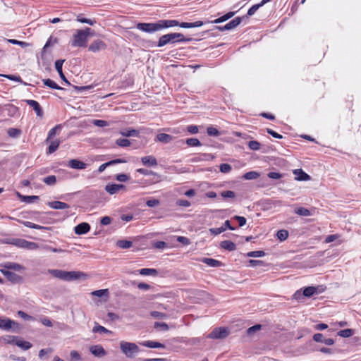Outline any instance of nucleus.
<instances>
[{"label":"nucleus","mask_w":361,"mask_h":361,"mask_svg":"<svg viewBox=\"0 0 361 361\" xmlns=\"http://www.w3.org/2000/svg\"><path fill=\"white\" fill-rule=\"evenodd\" d=\"M47 204L49 207L54 209H66L70 207L67 203L60 201L49 202Z\"/></svg>","instance_id":"nucleus-23"},{"label":"nucleus","mask_w":361,"mask_h":361,"mask_svg":"<svg viewBox=\"0 0 361 361\" xmlns=\"http://www.w3.org/2000/svg\"><path fill=\"white\" fill-rule=\"evenodd\" d=\"M190 39H187L181 33L173 32L162 35L158 42L157 46L159 47H164L168 44H173L176 42H188Z\"/></svg>","instance_id":"nucleus-3"},{"label":"nucleus","mask_w":361,"mask_h":361,"mask_svg":"<svg viewBox=\"0 0 361 361\" xmlns=\"http://www.w3.org/2000/svg\"><path fill=\"white\" fill-rule=\"evenodd\" d=\"M20 223H22L25 226L28 227V228L38 229V230L46 229V227L38 225V224H35L30 221H20Z\"/></svg>","instance_id":"nucleus-33"},{"label":"nucleus","mask_w":361,"mask_h":361,"mask_svg":"<svg viewBox=\"0 0 361 361\" xmlns=\"http://www.w3.org/2000/svg\"><path fill=\"white\" fill-rule=\"evenodd\" d=\"M42 82H43L44 85L48 86V87H49L51 89L63 90L62 87L59 86L54 80H52L51 79H49V78L48 79H43Z\"/></svg>","instance_id":"nucleus-30"},{"label":"nucleus","mask_w":361,"mask_h":361,"mask_svg":"<svg viewBox=\"0 0 361 361\" xmlns=\"http://www.w3.org/2000/svg\"><path fill=\"white\" fill-rule=\"evenodd\" d=\"M0 76L5 77V78H8L9 80H13V81H17V82H23L20 76H18V75L0 74Z\"/></svg>","instance_id":"nucleus-54"},{"label":"nucleus","mask_w":361,"mask_h":361,"mask_svg":"<svg viewBox=\"0 0 361 361\" xmlns=\"http://www.w3.org/2000/svg\"><path fill=\"white\" fill-rule=\"evenodd\" d=\"M203 24L204 23L202 21L198 20V21H196L194 23H186V22L181 23H179L178 25L183 28H192V27H201L202 25H203Z\"/></svg>","instance_id":"nucleus-25"},{"label":"nucleus","mask_w":361,"mask_h":361,"mask_svg":"<svg viewBox=\"0 0 361 361\" xmlns=\"http://www.w3.org/2000/svg\"><path fill=\"white\" fill-rule=\"evenodd\" d=\"M157 141H159L164 144H168L173 141V137L169 134L166 133H159L156 136Z\"/></svg>","instance_id":"nucleus-19"},{"label":"nucleus","mask_w":361,"mask_h":361,"mask_svg":"<svg viewBox=\"0 0 361 361\" xmlns=\"http://www.w3.org/2000/svg\"><path fill=\"white\" fill-rule=\"evenodd\" d=\"M20 197L25 202L27 203H32L34 200H38L39 197L36 195H31V196H23L18 194Z\"/></svg>","instance_id":"nucleus-48"},{"label":"nucleus","mask_w":361,"mask_h":361,"mask_svg":"<svg viewBox=\"0 0 361 361\" xmlns=\"http://www.w3.org/2000/svg\"><path fill=\"white\" fill-rule=\"evenodd\" d=\"M90 230L89 224L83 222L79 224L74 228L75 233L78 235H82L87 233Z\"/></svg>","instance_id":"nucleus-16"},{"label":"nucleus","mask_w":361,"mask_h":361,"mask_svg":"<svg viewBox=\"0 0 361 361\" xmlns=\"http://www.w3.org/2000/svg\"><path fill=\"white\" fill-rule=\"evenodd\" d=\"M88 39L86 38V35L82 30H77L75 33L73 35V39L71 42V46L73 47H85L87 46Z\"/></svg>","instance_id":"nucleus-6"},{"label":"nucleus","mask_w":361,"mask_h":361,"mask_svg":"<svg viewBox=\"0 0 361 361\" xmlns=\"http://www.w3.org/2000/svg\"><path fill=\"white\" fill-rule=\"evenodd\" d=\"M106 48V44L101 39H96L93 41L89 46V51L92 52H97L102 50H104Z\"/></svg>","instance_id":"nucleus-10"},{"label":"nucleus","mask_w":361,"mask_h":361,"mask_svg":"<svg viewBox=\"0 0 361 361\" xmlns=\"http://www.w3.org/2000/svg\"><path fill=\"white\" fill-rule=\"evenodd\" d=\"M141 161L146 166H155L157 165V159L151 155L142 157Z\"/></svg>","instance_id":"nucleus-21"},{"label":"nucleus","mask_w":361,"mask_h":361,"mask_svg":"<svg viewBox=\"0 0 361 361\" xmlns=\"http://www.w3.org/2000/svg\"><path fill=\"white\" fill-rule=\"evenodd\" d=\"M187 130L191 134H196L198 133V127L195 125H190L187 127Z\"/></svg>","instance_id":"nucleus-64"},{"label":"nucleus","mask_w":361,"mask_h":361,"mask_svg":"<svg viewBox=\"0 0 361 361\" xmlns=\"http://www.w3.org/2000/svg\"><path fill=\"white\" fill-rule=\"evenodd\" d=\"M262 328V326L260 324H256L255 326H252L251 327H250L247 330V334L249 335H251L254 332L261 329Z\"/></svg>","instance_id":"nucleus-61"},{"label":"nucleus","mask_w":361,"mask_h":361,"mask_svg":"<svg viewBox=\"0 0 361 361\" xmlns=\"http://www.w3.org/2000/svg\"><path fill=\"white\" fill-rule=\"evenodd\" d=\"M159 204H160L159 200H156V199L149 200L146 202V204L149 207H154L158 206Z\"/></svg>","instance_id":"nucleus-57"},{"label":"nucleus","mask_w":361,"mask_h":361,"mask_svg":"<svg viewBox=\"0 0 361 361\" xmlns=\"http://www.w3.org/2000/svg\"><path fill=\"white\" fill-rule=\"evenodd\" d=\"M317 293V288L314 286L306 287L302 292V295L305 297H311Z\"/></svg>","instance_id":"nucleus-27"},{"label":"nucleus","mask_w":361,"mask_h":361,"mask_svg":"<svg viewBox=\"0 0 361 361\" xmlns=\"http://www.w3.org/2000/svg\"><path fill=\"white\" fill-rule=\"evenodd\" d=\"M8 134L11 137H17L20 134V130L16 128H11L8 130Z\"/></svg>","instance_id":"nucleus-51"},{"label":"nucleus","mask_w":361,"mask_h":361,"mask_svg":"<svg viewBox=\"0 0 361 361\" xmlns=\"http://www.w3.org/2000/svg\"><path fill=\"white\" fill-rule=\"evenodd\" d=\"M143 346L151 348H163L164 345L159 342L152 341H146L141 343Z\"/></svg>","instance_id":"nucleus-24"},{"label":"nucleus","mask_w":361,"mask_h":361,"mask_svg":"<svg viewBox=\"0 0 361 361\" xmlns=\"http://www.w3.org/2000/svg\"><path fill=\"white\" fill-rule=\"evenodd\" d=\"M338 336L343 338H349L353 334V330L351 329H345L343 330H341L338 332Z\"/></svg>","instance_id":"nucleus-37"},{"label":"nucleus","mask_w":361,"mask_h":361,"mask_svg":"<svg viewBox=\"0 0 361 361\" xmlns=\"http://www.w3.org/2000/svg\"><path fill=\"white\" fill-rule=\"evenodd\" d=\"M231 170V166L228 164H221L220 165V171L222 173H228Z\"/></svg>","instance_id":"nucleus-60"},{"label":"nucleus","mask_w":361,"mask_h":361,"mask_svg":"<svg viewBox=\"0 0 361 361\" xmlns=\"http://www.w3.org/2000/svg\"><path fill=\"white\" fill-rule=\"evenodd\" d=\"M133 243L130 240H121L117 242V246L122 249H128L132 246Z\"/></svg>","instance_id":"nucleus-36"},{"label":"nucleus","mask_w":361,"mask_h":361,"mask_svg":"<svg viewBox=\"0 0 361 361\" xmlns=\"http://www.w3.org/2000/svg\"><path fill=\"white\" fill-rule=\"evenodd\" d=\"M154 327L159 328L161 330L164 331L169 330L168 324L164 322H155Z\"/></svg>","instance_id":"nucleus-56"},{"label":"nucleus","mask_w":361,"mask_h":361,"mask_svg":"<svg viewBox=\"0 0 361 361\" xmlns=\"http://www.w3.org/2000/svg\"><path fill=\"white\" fill-rule=\"evenodd\" d=\"M126 186L123 184H107L105 186V190L110 195H114L118 193L121 190L125 189Z\"/></svg>","instance_id":"nucleus-13"},{"label":"nucleus","mask_w":361,"mask_h":361,"mask_svg":"<svg viewBox=\"0 0 361 361\" xmlns=\"http://www.w3.org/2000/svg\"><path fill=\"white\" fill-rule=\"evenodd\" d=\"M202 262L211 267H218L221 265V262L212 258H204Z\"/></svg>","instance_id":"nucleus-28"},{"label":"nucleus","mask_w":361,"mask_h":361,"mask_svg":"<svg viewBox=\"0 0 361 361\" xmlns=\"http://www.w3.org/2000/svg\"><path fill=\"white\" fill-rule=\"evenodd\" d=\"M90 350L95 357H102L106 355V351L104 348L100 345H92Z\"/></svg>","instance_id":"nucleus-15"},{"label":"nucleus","mask_w":361,"mask_h":361,"mask_svg":"<svg viewBox=\"0 0 361 361\" xmlns=\"http://www.w3.org/2000/svg\"><path fill=\"white\" fill-rule=\"evenodd\" d=\"M0 271L4 274L7 279L13 283H20L23 281V277L5 269H1Z\"/></svg>","instance_id":"nucleus-8"},{"label":"nucleus","mask_w":361,"mask_h":361,"mask_svg":"<svg viewBox=\"0 0 361 361\" xmlns=\"http://www.w3.org/2000/svg\"><path fill=\"white\" fill-rule=\"evenodd\" d=\"M264 255L265 252L262 250L251 251L247 254V256L250 257H262Z\"/></svg>","instance_id":"nucleus-44"},{"label":"nucleus","mask_w":361,"mask_h":361,"mask_svg":"<svg viewBox=\"0 0 361 361\" xmlns=\"http://www.w3.org/2000/svg\"><path fill=\"white\" fill-rule=\"evenodd\" d=\"M92 294L94 296L101 298L104 295L107 296L109 294V290H108V289L97 290H94V292H92Z\"/></svg>","instance_id":"nucleus-49"},{"label":"nucleus","mask_w":361,"mask_h":361,"mask_svg":"<svg viewBox=\"0 0 361 361\" xmlns=\"http://www.w3.org/2000/svg\"><path fill=\"white\" fill-rule=\"evenodd\" d=\"M92 331L94 333H100V334H102V333L105 334V333L109 332V331L108 329H106L105 327L100 326L99 324H97L93 327Z\"/></svg>","instance_id":"nucleus-46"},{"label":"nucleus","mask_w":361,"mask_h":361,"mask_svg":"<svg viewBox=\"0 0 361 361\" xmlns=\"http://www.w3.org/2000/svg\"><path fill=\"white\" fill-rule=\"evenodd\" d=\"M5 243L30 250H37L39 247V245L36 243L27 241L22 238H12L6 240Z\"/></svg>","instance_id":"nucleus-5"},{"label":"nucleus","mask_w":361,"mask_h":361,"mask_svg":"<svg viewBox=\"0 0 361 361\" xmlns=\"http://www.w3.org/2000/svg\"><path fill=\"white\" fill-rule=\"evenodd\" d=\"M207 133L209 135L214 136V137H217L220 135V133L218 130V129H216V128H214L213 126H209L207 128Z\"/></svg>","instance_id":"nucleus-45"},{"label":"nucleus","mask_w":361,"mask_h":361,"mask_svg":"<svg viewBox=\"0 0 361 361\" xmlns=\"http://www.w3.org/2000/svg\"><path fill=\"white\" fill-rule=\"evenodd\" d=\"M60 141L59 140H51L48 148V152L50 154L54 152L58 149Z\"/></svg>","instance_id":"nucleus-34"},{"label":"nucleus","mask_w":361,"mask_h":361,"mask_svg":"<svg viewBox=\"0 0 361 361\" xmlns=\"http://www.w3.org/2000/svg\"><path fill=\"white\" fill-rule=\"evenodd\" d=\"M234 15H235V12H232V11L228 12L226 14L224 15L223 16L215 19L214 21H212V23H220L224 22V21L230 19L231 18H232Z\"/></svg>","instance_id":"nucleus-31"},{"label":"nucleus","mask_w":361,"mask_h":361,"mask_svg":"<svg viewBox=\"0 0 361 361\" xmlns=\"http://www.w3.org/2000/svg\"><path fill=\"white\" fill-rule=\"evenodd\" d=\"M221 196L224 198H234L235 194L232 190H226L221 192Z\"/></svg>","instance_id":"nucleus-58"},{"label":"nucleus","mask_w":361,"mask_h":361,"mask_svg":"<svg viewBox=\"0 0 361 361\" xmlns=\"http://www.w3.org/2000/svg\"><path fill=\"white\" fill-rule=\"evenodd\" d=\"M8 343H14L23 350H28L32 347V344L30 342L23 341L14 336L12 337L11 340L8 341Z\"/></svg>","instance_id":"nucleus-12"},{"label":"nucleus","mask_w":361,"mask_h":361,"mask_svg":"<svg viewBox=\"0 0 361 361\" xmlns=\"http://www.w3.org/2000/svg\"><path fill=\"white\" fill-rule=\"evenodd\" d=\"M43 182L44 183H46L47 185H53L56 183V178L55 176L54 175H51V176H49L47 177H45L44 179H43Z\"/></svg>","instance_id":"nucleus-43"},{"label":"nucleus","mask_w":361,"mask_h":361,"mask_svg":"<svg viewBox=\"0 0 361 361\" xmlns=\"http://www.w3.org/2000/svg\"><path fill=\"white\" fill-rule=\"evenodd\" d=\"M185 143L190 147H197L202 145L198 139L193 137L188 138L185 140Z\"/></svg>","instance_id":"nucleus-39"},{"label":"nucleus","mask_w":361,"mask_h":361,"mask_svg":"<svg viewBox=\"0 0 361 361\" xmlns=\"http://www.w3.org/2000/svg\"><path fill=\"white\" fill-rule=\"evenodd\" d=\"M64 61H65V60H62V59H59V60L56 61L55 68L58 73H61L63 71L62 66H63Z\"/></svg>","instance_id":"nucleus-59"},{"label":"nucleus","mask_w":361,"mask_h":361,"mask_svg":"<svg viewBox=\"0 0 361 361\" xmlns=\"http://www.w3.org/2000/svg\"><path fill=\"white\" fill-rule=\"evenodd\" d=\"M116 179L119 182H126L130 179V177L127 174L120 173L116 176Z\"/></svg>","instance_id":"nucleus-55"},{"label":"nucleus","mask_w":361,"mask_h":361,"mask_svg":"<svg viewBox=\"0 0 361 361\" xmlns=\"http://www.w3.org/2000/svg\"><path fill=\"white\" fill-rule=\"evenodd\" d=\"M227 228L231 230V231H233L235 230V228L233 227L231 224H230V221L228 220H226L224 224L223 225L219 227V228H209V232L214 235H217L223 232H224Z\"/></svg>","instance_id":"nucleus-9"},{"label":"nucleus","mask_w":361,"mask_h":361,"mask_svg":"<svg viewBox=\"0 0 361 361\" xmlns=\"http://www.w3.org/2000/svg\"><path fill=\"white\" fill-rule=\"evenodd\" d=\"M259 176V173L256 171H249L245 173L243 178L245 180H255L257 179Z\"/></svg>","instance_id":"nucleus-35"},{"label":"nucleus","mask_w":361,"mask_h":361,"mask_svg":"<svg viewBox=\"0 0 361 361\" xmlns=\"http://www.w3.org/2000/svg\"><path fill=\"white\" fill-rule=\"evenodd\" d=\"M179 22L176 20H160L156 23H140L137 28L142 32L153 33L164 28L178 26Z\"/></svg>","instance_id":"nucleus-1"},{"label":"nucleus","mask_w":361,"mask_h":361,"mask_svg":"<svg viewBox=\"0 0 361 361\" xmlns=\"http://www.w3.org/2000/svg\"><path fill=\"white\" fill-rule=\"evenodd\" d=\"M61 126L60 125H57L55 127H54L53 128H51L49 133H48V136H47V142H49L51 139H52L56 134V131L58 130H60L61 129Z\"/></svg>","instance_id":"nucleus-41"},{"label":"nucleus","mask_w":361,"mask_h":361,"mask_svg":"<svg viewBox=\"0 0 361 361\" xmlns=\"http://www.w3.org/2000/svg\"><path fill=\"white\" fill-rule=\"evenodd\" d=\"M242 18L236 17L224 26H217L216 28L220 31L230 30L236 27L241 22Z\"/></svg>","instance_id":"nucleus-11"},{"label":"nucleus","mask_w":361,"mask_h":361,"mask_svg":"<svg viewBox=\"0 0 361 361\" xmlns=\"http://www.w3.org/2000/svg\"><path fill=\"white\" fill-rule=\"evenodd\" d=\"M116 144L121 147H127L130 145V142L126 138H118L116 140Z\"/></svg>","instance_id":"nucleus-38"},{"label":"nucleus","mask_w":361,"mask_h":361,"mask_svg":"<svg viewBox=\"0 0 361 361\" xmlns=\"http://www.w3.org/2000/svg\"><path fill=\"white\" fill-rule=\"evenodd\" d=\"M248 147L252 150H259L260 148V143L255 140H251L248 142Z\"/></svg>","instance_id":"nucleus-50"},{"label":"nucleus","mask_w":361,"mask_h":361,"mask_svg":"<svg viewBox=\"0 0 361 361\" xmlns=\"http://www.w3.org/2000/svg\"><path fill=\"white\" fill-rule=\"evenodd\" d=\"M77 20L80 23H87L90 25H93L96 23V21L94 20H91V19L85 18H81L80 16H78L77 18Z\"/></svg>","instance_id":"nucleus-53"},{"label":"nucleus","mask_w":361,"mask_h":361,"mask_svg":"<svg viewBox=\"0 0 361 361\" xmlns=\"http://www.w3.org/2000/svg\"><path fill=\"white\" fill-rule=\"evenodd\" d=\"M293 173L295 175V180L299 181L309 180L310 176L302 169H295Z\"/></svg>","instance_id":"nucleus-22"},{"label":"nucleus","mask_w":361,"mask_h":361,"mask_svg":"<svg viewBox=\"0 0 361 361\" xmlns=\"http://www.w3.org/2000/svg\"><path fill=\"white\" fill-rule=\"evenodd\" d=\"M48 273L51 274L54 277L61 279L66 281H71L78 280L80 279H85L87 275L81 271H64L61 269H48Z\"/></svg>","instance_id":"nucleus-2"},{"label":"nucleus","mask_w":361,"mask_h":361,"mask_svg":"<svg viewBox=\"0 0 361 361\" xmlns=\"http://www.w3.org/2000/svg\"><path fill=\"white\" fill-rule=\"evenodd\" d=\"M177 205L184 207H188L190 206V202L187 200H178L176 202Z\"/></svg>","instance_id":"nucleus-62"},{"label":"nucleus","mask_w":361,"mask_h":361,"mask_svg":"<svg viewBox=\"0 0 361 361\" xmlns=\"http://www.w3.org/2000/svg\"><path fill=\"white\" fill-rule=\"evenodd\" d=\"M229 335V331L226 327H218L213 329V331L207 336L208 338L212 339H223Z\"/></svg>","instance_id":"nucleus-7"},{"label":"nucleus","mask_w":361,"mask_h":361,"mask_svg":"<svg viewBox=\"0 0 361 361\" xmlns=\"http://www.w3.org/2000/svg\"><path fill=\"white\" fill-rule=\"evenodd\" d=\"M295 214L303 216H308L311 215L310 210L305 207H299L295 211Z\"/></svg>","instance_id":"nucleus-40"},{"label":"nucleus","mask_w":361,"mask_h":361,"mask_svg":"<svg viewBox=\"0 0 361 361\" xmlns=\"http://www.w3.org/2000/svg\"><path fill=\"white\" fill-rule=\"evenodd\" d=\"M121 352L126 357L132 359L139 353L140 348L135 343L122 341L119 343Z\"/></svg>","instance_id":"nucleus-4"},{"label":"nucleus","mask_w":361,"mask_h":361,"mask_svg":"<svg viewBox=\"0 0 361 361\" xmlns=\"http://www.w3.org/2000/svg\"><path fill=\"white\" fill-rule=\"evenodd\" d=\"M263 6L261 3H259L257 4L253 5L247 11V16H252L255 14V13L260 8Z\"/></svg>","instance_id":"nucleus-47"},{"label":"nucleus","mask_w":361,"mask_h":361,"mask_svg":"<svg viewBox=\"0 0 361 361\" xmlns=\"http://www.w3.org/2000/svg\"><path fill=\"white\" fill-rule=\"evenodd\" d=\"M16 324V322L8 319V318H2L0 317V329L4 330H9L13 325Z\"/></svg>","instance_id":"nucleus-18"},{"label":"nucleus","mask_w":361,"mask_h":361,"mask_svg":"<svg viewBox=\"0 0 361 361\" xmlns=\"http://www.w3.org/2000/svg\"><path fill=\"white\" fill-rule=\"evenodd\" d=\"M139 273L143 276L157 275V271L155 269L143 268L139 270Z\"/></svg>","instance_id":"nucleus-32"},{"label":"nucleus","mask_w":361,"mask_h":361,"mask_svg":"<svg viewBox=\"0 0 361 361\" xmlns=\"http://www.w3.org/2000/svg\"><path fill=\"white\" fill-rule=\"evenodd\" d=\"M1 267H3V269H5L6 270H8V271L10 269L14 270V271H18L25 270V267H23L22 265H20L18 263L11 262L4 263V264L1 265Z\"/></svg>","instance_id":"nucleus-17"},{"label":"nucleus","mask_w":361,"mask_h":361,"mask_svg":"<svg viewBox=\"0 0 361 361\" xmlns=\"http://www.w3.org/2000/svg\"><path fill=\"white\" fill-rule=\"evenodd\" d=\"M166 246V243L164 241H157L153 244V247L157 249H164Z\"/></svg>","instance_id":"nucleus-63"},{"label":"nucleus","mask_w":361,"mask_h":361,"mask_svg":"<svg viewBox=\"0 0 361 361\" xmlns=\"http://www.w3.org/2000/svg\"><path fill=\"white\" fill-rule=\"evenodd\" d=\"M68 166L75 169H85L87 167V164L78 159H71L68 162Z\"/></svg>","instance_id":"nucleus-20"},{"label":"nucleus","mask_w":361,"mask_h":361,"mask_svg":"<svg viewBox=\"0 0 361 361\" xmlns=\"http://www.w3.org/2000/svg\"><path fill=\"white\" fill-rule=\"evenodd\" d=\"M150 314L154 318L166 319L168 317L166 314L158 311H152Z\"/></svg>","instance_id":"nucleus-52"},{"label":"nucleus","mask_w":361,"mask_h":361,"mask_svg":"<svg viewBox=\"0 0 361 361\" xmlns=\"http://www.w3.org/2000/svg\"><path fill=\"white\" fill-rule=\"evenodd\" d=\"M221 247L228 250V251H233L236 248V245L234 243H233L231 240H224L220 244Z\"/></svg>","instance_id":"nucleus-26"},{"label":"nucleus","mask_w":361,"mask_h":361,"mask_svg":"<svg viewBox=\"0 0 361 361\" xmlns=\"http://www.w3.org/2000/svg\"><path fill=\"white\" fill-rule=\"evenodd\" d=\"M25 102L27 105L33 108L37 116H42L43 111L39 104L37 101L32 99H26Z\"/></svg>","instance_id":"nucleus-14"},{"label":"nucleus","mask_w":361,"mask_h":361,"mask_svg":"<svg viewBox=\"0 0 361 361\" xmlns=\"http://www.w3.org/2000/svg\"><path fill=\"white\" fill-rule=\"evenodd\" d=\"M276 236L281 241H284L288 237V232L283 229L279 230L276 233Z\"/></svg>","instance_id":"nucleus-42"},{"label":"nucleus","mask_w":361,"mask_h":361,"mask_svg":"<svg viewBox=\"0 0 361 361\" xmlns=\"http://www.w3.org/2000/svg\"><path fill=\"white\" fill-rule=\"evenodd\" d=\"M121 134L124 137H137L139 132L135 129H124Z\"/></svg>","instance_id":"nucleus-29"}]
</instances>
